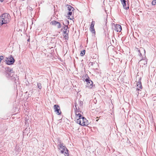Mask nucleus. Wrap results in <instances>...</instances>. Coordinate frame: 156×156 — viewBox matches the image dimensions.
<instances>
[{"label": "nucleus", "mask_w": 156, "mask_h": 156, "mask_svg": "<svg viewBox=\"0 0 156 156\" xmlns=\"http://www.w3.org/2000/svg\"><path fill=\"white\" fill-rule=\"evenodd\" d=\"M5 73L6 76L9 78L12 77V79L13 81L16 83V81L17 80L15 77H13L14 72V71L12 70V69L7 67H5Z\"/></svg>", "instance_id": "f257e3e1"}, {"label": "nucleus", "mask_w": 156, "mask_h": 156, "mask_svg": "<svg viewBox=\"0 0 156 156\" xmlns=\"http://www.w3.org/2000/svg\"><path fill=\"white\" fill-rule=\"evenodd\" d=\"M58 149L60 150V152L62 154H64L65 156H68L69 155V150L67 149L66 147L65 146L63 143L60 142L58 145Z\"/></svg>", "instance_id": "f03ea898"}, {"label": "nucleus", "mask_w": 156, "mask_h": 156, "mask_svg": "<svg viewBox=\"0 0 156 156\" xmlns=\"http://www.w3.org/2000/svg\"><path fill=\"white\" fill-rule=\"evenodd\" d=\"M1 22L9 23L10 20V15L7 13L3 14L1 16Z\"/></svg>", "instance_id": "7ed1b4c3"}, {"label": "nucleus", "mask_w": 156, "mask_h": 156, "mask_svg": "<svg viewBox=\"0 0 156 156\" xmlns=\"http://www.w3.org/2000/svg\"><path fill=\"white\" fill-rule=\"evenodd\" d=\"M85 78H86L85 79V81L87 83L86 86L90 88H91L93 86V82L90 80L87 74H86L85 75Z\"/></svg>", "instance_id": "20e7f679"}, {"label": "nucleus", "mask_w": 156, "mask_h": 156, "mask_svg": "<svg viewBox=\"0 0 156 156\" xmlns=\"http://www.w3.org/2000/svg\"><path fill=\"white\" fill-rule=\"evenodd\" d=\"M4 62L6 64L12 65L14 62L15 60L12 56L11 55L8 58H6V59L5 60Z\"/></svg>", "instance_id": "39448f33"}, {"label": "nucleus", "mask_w": 156, "mask_h": 156, "mask_svg": "<svg viewBox=\"0 0 156 156\" xmlns=\"http://www.w3.org/2000/svg\"><path fill=\"white\" fill-rule=\"evenodd\" d=\"M137 86L138 87L136 88V96H138L139 93V91L140 90V89H142V88L141 83L140 81H138V82L137 83Z\"/></svg>", "instance_id": "423d86ee"}, {"label": "nucleus", "mask_w": 156, "mask_h": 156, "mask_svg": "<svg viewBox=\"0 0 156 156\" xmlns=\"http://www.w3.org/2000/svg\"><path fill=\"white\" fill-rule=\"evenodd\" d=\"M76 117H77L78 116L79 117V118L76 121V122L82 126V120L80 119H82V115L79 113H78V114H77V112H76Z\"/></svg>", "instance_id": "0eeeda50"}, {"label": "nucleus", "mask_w": 156, "mask_h": 156, "mask_svg": "<svg viewBox=\"0 0 156 156\" xmlns=\"http://www.w3.org/2000/svg\"><path fill=\"white\" fill-rule=\"evenodd\" d=\"M8 23L1 22V30H4L8 28L9 26L7 25Z\"/></svg>", "instance_id": "6e6552de"}, {"label": "nucleus", "mask_w": 156, "mask_h": 156, "mask_svg": "<svg viewBox=\"0 0 156 156\" xmlns=\"http://www.w3.org/2000/svg\"><path fill=\"white\" fill-rule=\"evenodd\" d=\"M55 112H56L58 115H59L61 114V112H59L60 110V107L57 105H55L54 106Z\"/></svg>", "instance_id": "1a4fd4ad"}, {"label": "nucleus", "mask_w": 156, "mask_h": 156, "mask_svg": "<svg viewBox=\"0 0 156 156\" xmlns=\"http://www.w3.org/2000/svg\"><path fill=\"white\" fill-rule=\"evenodd\" d=\"M114 30L117 32H120L122 30V27L119 24L115 25L114 28Z\"/></svg>", "instance_id": "9d476101"}, {"label": "nucleus", "mask_w": 156, "mask_h": 156, "mask_svg": "<svg viewBox=\"0 0 156 156\" xmlns=\"http://www.w3.org/2000/svg\"><path fill=\"white\" fill-rule=\"evenodd\" d=\"M50 24L56 26L57 24H58V25H57V27L58 28H60L61 27V25L60 23L55 20L52 21L51 22Z\"/></svg>", "instance_id": "9b49d317"}, {"label": "nucleus", "mask_w": 156, "mask_h": 156, "mask_svg": "<svg viewBox=\"0 0 156 156\" xmlns=\"http://www.w3.org/2000/svg\"><path fill=\"white\" fill-rule=\"evenodd\" d=\"M94 24L95 22L94 21H93L91 23L90 25V31L92 33L94 34H95V31L94 27Z\"/></svg>", "instance_id": "f8f14e48"}, {"label": "nucleus", "mask_w": 156, "mask_h": 156, "mask_svg": "<svg viewBox=\"0 0 156 156\" xmlns=\"http://www.w3.org/2000/svg\"><path fill=\"white\" fill-rule=\"evenodd\" d=\"M121 2L124 9H129V5H128L127 6H126V0H124V1L122 2Z\"/></svg>", "instance_id": "ddd939ff"}, {"label": "nucleus", "mask_w": 156, "mask_h": 156, "mask_svg": "<svg viewBox=\"0 0 156 156\" xmlns=\"http://www.w3.org/2000/svg\"><path fill=\"white\" fill-rule=\"evenodd\" d=\"M63 32L64 34H69V30H68V26H65L64 27Z\"/></svg>", "instance_id": "4468645a"}, {"label": "nucleus", "mask_w": 156, "mask_h": 156, "mask_svg": "<svg viewBox=\"0 0 156 156\" xmlns=\"http://www.w3.org/2000/svg\"><path fill=\"white\" fill-rule=\"evenodd\" d=\"M67 7L68 10L69 12L73 11L74 9V8L70 5H67Z\"/></svg>", "instance_id": "2eb2a0df"}, {"label": "nucleus", "mask_w": 156, "mask_h": 156, "mask_svg": "<svg viewBox=\"0 0 156 156\" xmlns=\"http://www.w3.org/2000/svg\"><path fill=\"white\" fill-rule=\"evenodd\" d=\"M88 122L87 120L83 124H82V126H87L88 125Z\"/></svg>", "instance_id": "dca6fc26"}, {"label": "nucleus", "mask_w": 156, "mask_h": 156, "mask_svg": "<svg viewBox=\"0 0 156 156\" xmlns=\"http://www.w3.org/2000/svg\"><path fill=\"white\" fill-rule=\"evenodd\" d=\"M140 61H141L144 65H145L147 64V61L146 60L143 59L141 60Z\"/></svg>", "instance_id": "f3484780"}, {"label": "nucleus", "mask_w": 156, "mask_h": 156, "mask_svg": "<svg viewBox=\"0 0 156 156\" xmlns=\"http://www.w3.org/2000/svg\"><path fill=\"white\" fill-rule=\"evenodd\" d=\"M81 120H82V124H83L84 122H85L86 121L87 119L84 117H83L82 116V119H81Z\"/></svg>", "instance_id": "a211bd4d"}, {"label": "nucleus", "mask_w": 156, "mask_h": 156, "mask_svg": "<svg viewBox=\"0 0 156 156\" xmlns=\"http://www.w3.org/2000/svg\"><path fill=\"white\" fill-rule=\"evenodd\" d=\"M75 107H76V110H75V113H76V112H77V114H78V113H79V111H78L79 110V109H78L76 106H77V105H76V103H75Z\"/></svg>", "instance_id": "6ab92c4d"}, {"label": "nucleus", "mask_w": 156, "mask_h": 156, "mask_svg": "<svg viewBox=\"0 0 156 156\" xmlns=\"http://www.w3.org/2000/svg\"><path fill=\"white\" fill-rule=\"evenodd\" d=\"M37 87L40 89H41L42 88V86L41 83H37Z\"/></svg>", "instance_id": "aec40b11"}, {"label": "nucleus", "mask_w": 156, "mask_h": 156, "mask_svg": "<svg viewBox=\"0 0 156 156\" xmlns=\"http://www.w3.org/2000/svg\"><path fill=\"white\" fill-rule=\"evenodd\" d=\"M85 50H84L83 51H81V52L80 54V55L81 56H83L84 55V54H85Z\"/></svg>", "instance_id": "412c9836"}, {"label": "nucleus", "mask_w": 156, "mask_h": 156, "mask_svg": "<svg viewBox=\"0 0 156 156\" xmlns=\"http://www.w3.org/2000/svg\"><path fill=\"white\" fill-rule=\"evenodd\" d=\"M72 12L73 11H71V12H68V15H69V17H68V19H70V20H71V18H70V17H69V16H71V15H72Z\"/></svg>", "instance_id": "4be33fe9"}, {"label": "nucleus", "mask_w": 156, "mask_h": 156, "mask_svg": "<svg viewBox=\"0 0 156 156\" xmlns=\"http://www.w3.org/2000/svg\"><path fill=\"white\" fill-rule=\"evenodd\" d=\"M68 34H66V35L64 36V38L66 40H68Z\"/></svg>", "instance_id": "5701e85b"}, {"label": "nucleus", "mask_w": 156, "mask_h": 156, "mask_svg": "<svg viewBox=\"0 0 156 156\" xmlns=\"http://www.w3.org/2000/svg\"><path fill=\"white\" fill-rule=\"evenodd\" d=\"M152 4L153 5H155L156 4V0H153L152 2Z\"/></svg>", "instance_id": "b1692460"}, {"label": "nucleus", "mask_w": 156, "mask_h": 156, "mask_svg": "<svg viewBox=\"0 0 156 156\" xmlns=\"http://www.w3.org/2000/svg\"><path fill=\"white\" fill-rule=\"evenodd\" d=\"M79 104L80 106V107H81L82 106V105H83V102L82 101H80L79 102Z\"/></svg>", "instance_id": "393cba45"}, {"label": "nucleus", "mask_w": 156, "mask_h": 156, "mask_svg": "<svg viewBox=\"0 0 156 156\" xmlns=\"http://www.w3.org/2000/svg\"><path fill=\"white\" fill-rule=\"evenodd\" d=\"M4 59V57L2 56H1V60Z\"/></svg>", "instance_id": "a878e982"}, {"label": "nucleus", "mask_w": 156, "mask_h": 156, "mask_svg": "<svg viewBox=\"0 0 156 156\" xmlns=\"http://www.w3.org/2000/svg\"><path fill=\"white\" fill-rule=\"evenodd\" d=\"M20 1H24L25 0H19Z\"/></svg>", "instance_id": "bb28decb"}, {"label": "nucleus", "mask_w": 156, "mask_h": 156, "mask_svg": "<svg viewBox=\"0 0 156 156\" xmlns=\"http://www.w3.org/2000/svg\"><path fill=\"white\" fill-rule=\"evenodd\" d=\"M4 0H1V2H2Z\"/></svg>", "instance_id": "cd10ccee"}, {"label": "nucleus", "mask_w": 156, "mask_h": 156, "mask_svg": "<svg viewBox=\"0 0 156 156\" xmlns=\"http://www.w3.org/2000/svg\"><path fill=\"white\" fill-rule=\"evenodd\" d=\"M63 148H61V150H62V149H63Z\"/></svg>", "instance_id": "c85d7f7f"}, {"label": "nucleus", "mask_w": 156, "mask_h": 156, "mask_svg": "<svg viewBox=\"0 0 156 156\" xmlns=\"http://www.w3.org/2000/svg\"><path fill=\"white\" fill-rule=\"evenodd\" d=\"M29 41V39H28V40H27V41Z\"/></svg>", "instance_id": "c756f323"}, {"label": "nucleus", "mask_w": 156, "mask_h": 156, "mask_svg": "<svg viewBox=\"0 0 156 156\" xmlns=\"http://www.w3.org/2000/svg\"><path fill=\"white\" fill-rule=\"evenodd\" d=\"M98 120H97L96 121H98Z\"/></svg>", "instance_id": "7c9ffc66"}, {"label": "nucleus", "mask_w": 156, "mask_h": 156, "mask_svg": "<svg viewBox=\"0 0 156 156\" xmlns=\"http://www.w3.org/2000/svg\"><path fill=\"white\" fill-rule=\"evenodd\" d=\"M138 51H139V52H140V50H138Z\"/></svg>", "instance_id": "2f4dec72"}, {"label": "nucleus", "mask_w": 156, "mask_h": 156, "mask_svg": "<svg viewBox=\"0 0 156 156\" xmlns=\"http://www.w3.org/2000/svg\"><path fill=\"white\" fill-rule=\"evenodd\" d=\"M57 25H58V24H57V25H56L57 26Z\"/></svg>", "instance_id": "473e14b6"}]
</instances>
